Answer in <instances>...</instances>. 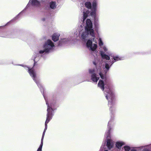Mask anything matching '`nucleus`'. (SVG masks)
<instances>
[{"mask_svg":"<svg viewBox=\"0 0 151 151\" xmlns=\"http://www.w3.org/2000/svg\"><path fill=\"white\" fill-rule=\"evenodd\" d=\"M83 17L82 20L83 23L78 29V31L79 34L77 32L75 33L74 35L77 37L79 35H80L81 38L84 41L90 35L93 37V40L95 42V33L93 28L92 22L89 19H86L89 13V11L88 10H85L83 11Z\"/></svg>","mask_w":151,"mask_h":151,"instance_id":"obj_1","label":"nucleus"},{"mask_svg":"<svg viewBox=\"0 0 151 151\" xmlns=\"http://www.w3.org/2000/svg\"><path fill=\"white\" fill-rule=\"evenodd\" d=\"M93 63L96 65V69H91L89 70V73L91 75V79L94 82L96 83L99 80V77L97 74L99 75L101 78L102 79H104L106 78V74L109 68V65L105 63V65L103 64L102 66L101 63L95 62Z\"/></svg>","mask_w":151,"mask_h":151,"instance_id":"obj_2","label":"nucleus"},{"mask_svg":"<svg viewBox=\"0 0 151 151\" xmlns=\"http://www.w3.org/2000/svg\"><path fill=\"white\" fill-rule=\"evenodd\" d=\"M55 47L54 43L50 40H48L43 45V49L40 50L39 52H35L32 57L34 63L37 62L40 56L43 54L48 53L52 51Z\"/></svg>","mask_w":151,"mask_h":151,"instance_id":"obj_3","label":"nucleus"},{"mask_svg":"<svg viewBox=\"0 0 151 151\" xmlns=\"http://www.w3.org/2000/svg\"><path fill=\"white\" fill-rule=\"evenodd\" d=\"M106 81L104 83L103 81L100 80L98 83V86L102 90H104L105 86V90L104 93L106 99L108 101L109 104L114 105L115 101L114 93L109 86H108L107 87L106 86Z\"/></svg>","mask_w":151,"mask_h":151,"instance_id":"obj_4","label":"nucleus"},{"mask_svg":"<svg viewBox=\"0 0 151 151\" xmlns=\"http://www.w3.org/2000/svg\"><path fill=\"white\" fill-rule=\"evenodd\" d=\"M46 104L47 106V119L45 124V127L43 133L41 140V144L37 151H42V148L43 145V139L45 133L47 128V124L50 120L52 119L53 115L52 111H53V110L52 107L53 104L50 103H48L46 100Z\"/></svg>","mask_w":151,"mask_h":151,"instance_id":"obj_5","label":"nucleus"},{"mask_svg":"<svg viewBox=\"0 0 151 151\" xmlns=\"http://www.w3.org/2000/svg\"><path fill=\"white\" fill-rule=\"evenodd\" d=\"M98 5V2L97 0H93L92 5L91 3L89 1L86 2L85 3V7L88 9H90L91 10V12L90 15L94 18L95 25L96 27L97 25V23L96 22V11L97 10V6Z\"/></svg>","mask_w":151,"mask_h":151,"instance_id":"obj_6","label":"nucleus"},{"mask_svg":"<svg viewBox=\"0 0 151 151\" xmlns=\"http://www.w3.org/2000/svg\"><path fill=\"white\" fill-rule=\"evenodd\" d=\"M111 124L109 122L108 125V131L106 132L105 136L107 137L106 146L109 148L110 149L112 148L114 146V143L112 140L110 139V130H111Z\"/></svg>","mask_w":151,"mask_h":151,"instance_id":"obj_7","label":"nucleus"},{"mask_svg":"<svg viewBox=\"0 0 151 151\" xmlns=\"http://www.w3.org/2000/svg\"><path fill=\"white\" fill-rule=\"evenodd\" d=\"M25 69L28 68V72L30 75L32 77L33 80L37 85L40 88L41 85H39L40 81L37 78L35 71L34 70L33 68H30V67L28 66H25L24 67Z\"/></svg>","mask_w":151,"mask_h":151,"instance_id":"obj_8","label":"nucleus"},{"mask_svg":"<svg viewBox=\"0 0 151 151\" xmlns=\"http://www.w3.org/2000/svg\"><path fill=\"white\" fill-rule=\"evenodd\" d=\"M100 52L102 58L106 60L109 59V57L107 55L105 54V53H109L108 49L106 45H103L102 47H99Z\"/></svg>","mask_w":151,"mask_h":151,"instance_id":"obj_9","label":"nucleus"},{"mask_svg":"<svg viewBox=\"0 0 151 151\" xmlns=\"http://www.w3.org/2000/svg\"><path fill=\"white\" fill-rule=\"evenodd\" d=\"M92 40L94 42H95L97 43V41L95 40V38L94 39V42L93 40V38L91 40H88L86 43V46L87 48L89 50L92 51H95L97 47V45L95 43L93 44L92 42Z\"/></svg>","mask_w":151,"mask_h":151,"instance_id":"obj_10","label":"nucleus"},{"mask_svg":"<svg viewBox=\"0 0 151 151\" xmlns=\"http://www.w3.org/2000/svg\"><path fill=\"white\" fill-rule=\"evenodd\" d=\"M111 57H112L111 59H110L109 58V60H110L109 62L111 63L112 64H113L114 62L117 61L118 60H121L122 59V58L121 57H119L118 55L114 56L113 55V56H111Z\"/></svg>","mask_w":151,"mask_h":151,"instance_id":"obj_11","label":"nucleus"},{"mask_svg":"<svg viewBox=\"0 0 151 151\" xmlns=\"http://www.w3.org/2000/svg\"><path fill=\"white\" fill-rule=\"evenodd\" d=\"M29 3L35 7L39 6L40 5V2L37 0H30Z\"/></svg>","mask_w":151,"mask_h":151,"instance_id":"obj_12","label":"nucleus"},{"mask_svg":"<svg viewBox=\"0 0 151 151\" xmlns=\"http://www.w3.org/2000/svg\"><path fill=\"white\" fill-rule=\"evenodd\" d=\"M60 35L57 33H54L52 35V40L54 42H56L59 40V37L60 36Z\"/></svg>","mask_w":151,"mask_h":151,"instance_id":"obj_13","label":"nucleus"},{"mask_svg":"<svg viewBox=\"0 0 151 151\" xmlns=\"http://www.w3.org/2000/svg\"><path fill=\"white\" fill-rule=\"evenodd\" d=\"M125 143L123 141H119L116 142V147L118 149L120 150L121 147L123 145H124Z\"/></svg>","mask_w":151,"mask_h":151,"instance_id":"obj_14","label":"nucleus"},{"mask_svg":"<svg viewBox=\"0 0 151 151\" xmlns=\"http://www.w3.org/2000/svg\"><path fill=\"white\" fill-rule=\"evenodd\" d=\"M50 7L52 9H55L56 6V3L55 1H52L49 4Z\"/></svg>","mask_w":151,"mask_h":151,"instance_id":"obj_15","label":"nucleus"},{"mask_svg":"<svg viewBox=\"0 0 151 151\" xmlns=\"http://www.w3.org/2000/svg\"><path fill=\"white\" fill-rule=\"evenodd\" d=\"M68 39H62L60 40L59 42V45H61L65 43L66 42L68 41Z\"/></svg>","mask_w":151,"mask_h":151,"instance_id":"obj_16","label":"nucleus"},{"mask_svg":"<svg viewBox=\"0 0 151 151\" xmlns=\"http://www.w3.org/2000/svg\"><path fill=\"white\" fill-rule=\"evenodd\" d=\"M98 45L100 47H102L103 46L104 43L102 41V39L101 38L99 37L98 39Z\"/></svg>","mask_w":151,"mask_h":151,"instance_id":"obj_17","label":"nucleus"},{"mask_svg":"<svg viewBox=\"0 0 151 151\" xmlns=\"http://www.w3.org/2000/svg\"><path fill=\"white\" fill-rule=\"evenodd\" d=\"M124 149L125 151H130L131 150L129 146H125L124 147Z\"/></svg>","mask_w":151,"mask_h":151,"instance_id":"obj_18","label":"nucleus"},{"mask_svg":"<svg viewBox=\"0 0 151 151\" xmlns=\"http://www.w3.org/2000/svg\"><path fill=\"white\" fill-rule=\"evenodd\" d=\"M24 11V10H23L22 12L20 13V14L22 13V12H23Z\"/></svg>","mask_w":151,"mask_h":151,"instance_id":"obj_19","label":"nucleus"},{"mask_svg":"<svg viewBox=\"0 0 151 151\" xmlns=\"http://www.w3.org/2000/svg\"><path fill=\"white\" fill-rule=\"evenodd\" d=\"M104 151H108L107 150H105Z\"/></svg>","mask_w":151,"mask_h":151,"instance_id":"obj_20","label":"nucleus"},{"mask_svg":"<svg viewBox=\"0 0 151 151\" xmlns=\"http://www.w3.org/2000/svg\"><path fill=\"white\" fill-rule=\"evenodd\" d=\"M100 149H101V150L102 149V147H101V148Z\"/></svg>","mask_w":151,"mask_h":151,"instance_id":"obj_21","label":"nucleus"}]
</instances>
